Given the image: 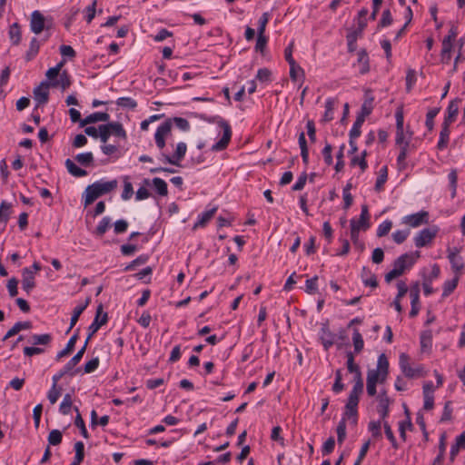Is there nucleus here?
Listing matches in <instances>:
<instances>
[{"mask_svg":"<svg viewBox=\"0 0 465 465\" xmlns=\"http://www.w3.org/2000/svg\"><path fill=\"white\" fill-rule=\"evenodd\" d=\"M173 124L182 131H188L190 129L189 122L183 117H173L167 119L156 130L154 134V140L156 146L163 150L165 146V139L171 134Z\"/></svg>","mask_w":465,"mask_h":465,"instance_id":"f257e3e1","label":"nucleus"},{"mask_svg":"<svg viewBox=\"0 0 465 465\" xmlns=\"http://www.w3.org/2000/svg\"><path fill=\"white\" fill-rule=\"evenodd\" d=\"M420 256V252L416 251L398 257L393 262V269L385 274V282L389 283L393 279L402 275L406 270L411 269L414 265Z\"/></svg>","mask_w":465,"mask_h":465,"instance_id":"f03ea898","label":"nucleus"},{"mask_svg":"<svg viewBox=\"0 0 465 465\" xmlns=\"http://www.w3.org/2000/svg\"><path fill=\"white\" fill-rule=\"evenodd\" d=\"M116 187V180H112L108 182L98 181L88 185L84 191V205L87 206L91 204L98 197L112 192Z\"/></svg>","mask_w":465,"mask_h":465,"instance_id":"7ed1b4c3","label":"nucleus"},{"mask_svg":"<svg viewBox=\"0 0 465 465\" xmlns=\"http://www.w3.org/2000/svg\"><path fill=\"white\" fill-rule=\"evenodd\" d=\"M201 119L208 121L209 123H217L219 126L223 129V137L212 146V150L214 152H220L224 150L228 146L232 138V129L229 123L219 116L207 118L202 115Z\"/></svg>","mask_w":465,"mask_h":465,"instance_id":"20e7f679","label":"nucleus"},{"mask_svg":"<svg viewBox=\"0 0 465 465\" xmlns=\"http://www.w3.org/2000/svg\"><path fill=\"white\" fill-rule=\"evenodd\" d=\"M388 372L389 361L386 355L381 353L378 358L377 369L370 370L367 373V383H383L387 379Z\"/></svg>","mask_w":465,"mask_h":465,"instance_id":"39448f33","label":"nucleus"},{"mask_svg":"<svg viewBox=\"0 0 465 465\" xmlns=\"http://www.w3.org/2000/svg\"><path fill=\"white\" fill-rule=\"evenodd\" d=\"M99 135L102 143H106L111 135H114L124 140L126 139L127 134L123 127V124L119 122H112L107 124H102L99 126Z\"/></svg>","mask_w":465,"mask_h":465,"instance_id":"423d86ee","label":"nucleus"},{"mask_svg":"<svg viewBox=\"0 0 465 465\" xmlns=\"http://www.w3.org/2000/svg\"><path fill=\"white\" fill-rule=\"evenodd\" d=\"M108 321V315L107 312H103V305L99 304L96 309L95 317L91 323V325L88 327V335L84 341V346L85 348L87 347V344L90 341V339L98 331V330L104 325Z\"/></svg>","mask_w":465,"mask_h":465,"instance_id":"0eeeda50","label":"nucleus"},{"mask_svg":"<svg viewBox=\"0 0 465 465\" xmlns=\"http://www.w3.org/2000/svg\"><path fill=\"white\" fill-rule=\"evenodd\" d=\"M187 151V145L183 142H180L176 145L174 153L170 156L164 153H161L160 160L173 165L180 166V162L184 158Z\"/></svg>","mask_w":465,"mask_h":465,"instance_id":"6e6552de","label":"nucleus"},{"mask_svg":"<svg viewBox=\"0 0 465 465\" xmlns=\"http://www.w3.org/2000/svg\"><path fill=\"white\" fill-rule=\"evenodd\" d=\"M438 228L436 226L430 228H424L420 231L414 237L415 246L418 248L424 247L430 243L438 233Z\"/></svg>","mask_w":465,"mask_h":465,"instance_id":"1a4fd4ad","label":"nucleus"},{"mask_svg":"<svg viewBox=\"0 0 465 465\" xmlns=\"http://www.w3.org/2000/svg\"><path fill=\"white\" fill-rule=\"evenodd\" d=\"M86 351L85 346H83L78 352L64 366V368L55 373L54 376H59L62 379L65 374L74 376L79 370L73 371V369L80 362L84 352Z\"/></svg>","mask_w":465,"mask_h":465,"instance_id":"9d476101","label":"nucleus"},{"mask_svg":"<svg viewBox=\"0 0 465 465\" xmlns=\"http://www.w3.org/2000/svg\"><path fill=\"white\" fill-rule=\"evenodd\" d=\"M48 28H49V26L46 25V18L44 16V15L38 10L34 11L31 14V18H30L31 31L35 35H39L45 29H48Z\"/></svg>","mask_w":465,"mask_h":465,"instance_id":"9b49d317","label":"nucleus"},{"mask_svg":"<svg viewBox=\"0 0 465 465\" xmlns=\"http://www.w3.org/2000/svg\"><path fill=\"white\" fill-rule=\"evenodd\" d=\"M409 356L406 353L400 355V367L403 374L408 378L422 376V368L420 366L416 368L411 367L409 363Z\"/></svg>","mask_w":465,"mask_h":465,"instance_id":"f8f14e48","label":"nucleus"},{"mask_svg":"<svg viewBox=\"0 0 465 465\" xmlns=\"http://www.w3.org/2000/svg\"><path fill=\"white\" fill-rule=\"evenodd\" d=\"M337 335L330 331L328 322L322 323L319 339L325 351L336 343Z\"/></svg>","mask_w":465,"mask_h":465,"instance_id":"ddd939ff","label":"nucleus"},{"mask_svg":"<svg viewBox=\"0 0 465 465\" xmlns=\"http://www.w3.org/2000/svg\"><path fill=\"white\" fill-rule=\"evenodd\" d=\"M402 223L413 228L427 224L429 223V213L427 211H420L406 215L403 217Z\"/></svg>","mask_w":465,"mask_h":465,"instance_id":"4468645a","label":"nucleus"},{"mask_svg":"<svg viewBox=\"0 0 465 465\" xmlns=\"http://www.w3.org/2000/svg\"><path fill=\"white\" fill-rule=\"evenodd\" d=\"M410 297L411 309L410 312V317H415L420 312V283L414 282L410 288Z\"/></svg>","mask_w":465,"mask_h":465,"instance_id":"2eb2a0df","label":"nucleus"},{"mask_svg":"<svg viewBox=\"0 0 465 465\" xmlns=\"http://www.w3.org/2000/svg\"><path fill=\"white\" fill-rule=\"evenodd\" d=\"M50 85L47 81H43L34 89V98L37 102V105L45 104L48 102Z\"/></svg>","mask_w":465,"mask_h":465,"instance_id":"dca6fc26","label":"nucleus"},{"mask_svg":"<svg viewBox=\"0 0 465 465\" xmlns=\"http://www.w3.org/2000/svg\"><path fill=\"white\" fill-rule=\"evenodd\" d=\"M48 39V35H45L42 39H38L37 37H33L29 44V48L25 54V59L26 62H30L35 58L38 54L41 45Z\"/></svg>","mask_w":465,"mask_h":465,"instance_id":"f3484780","label":"nucleus"},{"mask_svg":"<svg viewBox=\"0 0 465 465\" xmlns=\"http://www.w3.org/2000/svg\"><path fill=\"white\" fill-rule=\"evenodd\" d=\"M22 287L27 294L35 287L34 272L30 268H24L22 271Z\"/></svg>","mask_w":465,"mask_h":465,"instance_id":"a211bd4d","label":"nucleus"},{"mask_svg":"<svg viewBox=\"0 0 465 465\" xmlns=\"http://www.w3.org/2000/svg\"><path fill=\"white\" fill-rule=\"evenodd\" d=\"M461 102L460 99L456 98L450 102L447 108V115L443 121V124H450L453 123L459 113V104Z\"/></svg>","mask_w":465,"mask_h":465,"instance_id":"6ab92c4d","label":"nucleus"},{"mask_svg":"<svg viewBox=\"0 0 465 465\" xmlns=\"http://www.w3.org/2000/svg\"><path fill=\"white\" fill-rule=\"evenodd\" d=\"M110 119V115L107 113L104 112H96L94 114H91L90 115L86 116L84 119L81 120L80 125L85 126L89 124H94L97 122H108Z\"/></svg>","mask_w":465,"mask_h":465,"instance_id":"aec40b11","label":"nucleus"},{"mask_svg":"<svg viewBox=\"0 0 465 465\" xmlns=\"http://www.w3.org/2000/svg\"><path fill=\"white\" fill-rule=\"evenodd\" d=\"M217 206L213 207L212 209L203 212L198 216L197 222L194 223L193 230H196L199 227H204L208 222L214 216L217 212Z\"/></svg>","mask_w":465,"mask_h":465,"instance_id":"412c9836","label":"nucleus"},{"mask_svg":"<svg viewBox=\"0 0 465 465\" xmlns=\"http://www.w3.org/2000/svg\"><path fill=\"white\" fill-rule=\"evenodd\" d=\"M449 261L451 264V268L455 272H460L464 268V262L461 256L458 254V251H450L448 255Z\"/></svg>","mask_w":465,"mask_h":465,"instance_id":"4be33fe9","label":"nucleus"},{"mask_svg":"<svg viewBox=\"0 0 465 465\" xmlns=\"http://www.w3.org/2000/svg\"><path fill=\"white\" fill-rule=\"evenodd\" d=\"M32 327L31 322H17L15 325L5 333L3 337V341L8 340L9 338L15 336L19 331L23 330H28Z\"/></svg>","mask_w":465,"mask_h":465,"instance_id":"5701e85b","label":"nucleus"},{"mask_svg":"<svg viewBox=\"0 0 465 465\" xmlns=\"http://www.w3.org/2000/svg\"><path fill=\"white\" fill-rule=\"evenodd\" d=\"M361 277L364 285L371 286L372 288H376L378 286L377 277L369 268H362Z\"/></svg>","mask_w":465,"mask_h":465,"instance_id":"b1692460","label":"nucleus"},{"mask_svg":"<svg viewBox=\"0 0 465 465\" xmlns=\"http://www.w3.org/2000/svg\"><path fill=\"white\" fill-rule=\"evenodd\" d=\"M61 379H59V376H53L52 378L53 384L47 393V398L51 404H54L58 398L61 396V388L57 387V383Z\"/></svg>","mask_w":465,"mask_h":465,"instance_id":"393cba45","label":"nucleus"},{"mask_svg":"<svg viewBox=\"0 0 465 465\" xmlns=\"http://www.w3.org/2000/svg\"><path fill=\"white\" fill-rule=\"evenodd\" d=\"M460 449H465V430L456 438V442L450 448V460L453 462Z\"/></svg>","mask_w":465,"mask_h":465,"instance_id":"a878e982","label":"nucleus"},{"mask_svg":"<svg viewBox=\"0 0 465 465\" xmlns=\"http://www.w3.org/2000/svg\"><path fill=\"white\" fill-rule=\"evenodd\" d=\"M389 405L390 400L386 395V392H382L379 395V405H378V412L381 415V419H385L389 414Z\"/></svg>","mask_w":465,"mask_h":465,"instance_id":"bb28decb","label":"nucleus"},{"mask_svg":"<svg viewBox=\"0 0 465 465\" xmlns=\"http://www.w3.org/2000/svg\"><path fill=\"white\" fill-rule=\"evenodd\" d=\"M89 302H90V298H87L85 300L84 303L80 304L74 309V312H73V314L71 317V321H70V327H69L67 332H69L71 331V329H73V327L76 324V322L79 320L80 315L84 312V311L89 305Z\"/></svg>","mask_w":465,"mask_h":465,"instance_id":"cd10ccee","label":"nucleus"},{"mask_svg":"<svg viewBox=\"0 0 465 465\" xmlns=\"http://www.w3.org/2000/svg\"><path fill=\"white\" fill-rule=\"evenodd\" d=\"M78 331L79 330H77L76 332L69 339L67 344L65 345V348L57 353L56 361H59L60 359L67 356L68 354H70L73 351V350L75 346L76 341L78 339Z\"/></svg>","mask_w":465,"mask_h":465,"instance_id":"c85d7f7f","label":"nucleus"},{"mask_svg":"<svg viewBox=\"0 0 465 465\" xmlns=\"http://www.w3.org/2000/svg\"><path fill=\"white\" fill-rule=\"evenodd\" d=\"M65 167L70 174H72L74 177H83L87 175V172L80 167H78L73 160L66 159L65 160Z\"/></svg>","mask_w":465,"mask_h":465,"instance_id":"c756f323","label":"nucleus"},{"mask_svg":"<svg viewBox=\"0 0 465 465\" xmlns=\"http://www.w3.org/2000/svg\"><path fill=\"white\" fill-rule=\"evenodd\" d=\"M9 38L14 45H18L22 39L21 28L17 23H14L8 31Z\"/></svg>","mask_w":465,"mask_h":465,"instance_id":"7c9ffc66","label":"nucleus"},{"mask_svg":"<svg viewBox=\"0 0 465 465\" xmlns=\"http://www.w3.org/2000/svg\"><path fill=\"white\" fill-rule=\"evenodd\" d=\"M373 96L370 90L365 92V100L361 105V112L359 114H364V116H368L371 114L373 109Z\"/></svg>","mask_w":465,"mask_h":465,"instance_id":"2f4dec72","label":"nucleus"},{"mask_svg":"<svg viewBox=\"0 0 465 465\" xmlns=\"http://www.w3.org/2000/svg\"><path fill=\"white\" fill-rule=\"evenodd\" d=\"M358 64H360V73L365 74L370 71L369 56L365 50L358 53Z\"/></svg>","mask_w":465,"mask_h":465,"instance_id":"473e14b6","label":"nucleus"},{"mask_svg":"<svg viewBox=\"0 0 465 465\" xmlns=\"http://www.w3.org/2000/svg\"><path fill=\"white\" fill-rule=\"evenodd\" d=\"M450 124H442L441 131L440 133V139L437 144L439 150H443L447 147L450 137Z\"/></svg>","mask_w":465,"mask_h":465,"instance_id":"72a5a7b5","label":"nucleus"},{"mask_svg":"<svg viewBox=\"0 0 465 465\" xmlns=\"http://www.w3.org/2000/svg\"><path fill=\"white\" fill-rule=\"evenodd\" d=\"M369 219H370V214H369L368 206L366 204H363L361 206V213L360 218L358 221H356L357 225L360 226V231L361 230L365 231L369 228Z\"/></svg>","mask_w":465,"mask_h":465,"instance_id":"f704fd0d","label":"nucleus"},{"mask_svg":"<svg viewBox=\"0 0 465 465\" xmlns=\"http://www.w3.org/2000/svg\"><path fill=\"white\" fill-rule=\"evenodd\" d=\"M365 121V116L364 114H358L357 117H356V120L350 131V138H358L361 134V128L363 124Z\"/></svg>","mask_w":465,"mask_h":465,"instance_id":"c9c22d12","label":"nucleus"},{"mask_svg":"<svg viewBox=\"0 0 465 465\" xmlns=\"http://www.w3.org/2000/svg\"><path fill=\"white\" fill-rule=\"evenodd\" d=\"M362 391L351 390L349 394L345 409H358L360 396L362 394Z\"/></svg>","mask_w":465,"mask_h":465,"instance_id":"e433bc0d","label":"nucleus"},{"mask_svg":"<svg viewBox=\"0 0 465 465\" xmlns=\"http://www.w3.org/2000/svg\"><path fill=\"white\" fill-rule=\"evenodd\" d=\"M75 456L71 465H80L84 458V444L82 441L74 443Z\"/></svg>","mask_w":465,"mask_h":465,"instance_id":"4c0bfd02","label":"nucleus"},{"mask_svg":"<svg viewBox=\"0 0 465 465\" xmlns=\"http://www.w3.org/2000/svg\"><path fill=\"white\" fill-rule=\"evenodd\" d=\"M409 144L410 142H406L404 145L401 147V152L397 157V165L400 171L404 170L407 166L405 160L407 157Z\"/></svg>","mask_w":465,"mask_h":465,"instance_id":"58836bf2","label":"nucleus"},{"mask_svg":"<svg viewBox=\"0 0 465 465\" xmlns=\"http://www.w3.org/2000/svg\"><path fill=\"white\" fill-rule=\"evenodd\" d=\"M335 106V100L332 98L327 99L325 103V112L322 120L324 122H330L333 119V111Z\"/></svg>","mask_w":465,"mask_h":465,"instance_id":"ea45409f","label":"nucleus"},{"mask_svg":"<svg viewBox=\"0 0 465 465\" xmlns=\"http://www.w3.org/2000/svg\"><path fill=\"white\" fill-rule=\"evenodd\" d=\"M153 184L161 196H166L168 193L167 183L162 178L155 177L153 179Z\"/></svg>","mask_w":465,"mask_h":465,"instance_id":"a19ab883","label":"nucleus"},{"mask_svg":"<svg viewBox=\"0 0 465 465\" xmlns=\"http://www.w3.org/2000/svg\"><path fill=\"white\" fill-rule=\"evenodd\" d=\"M52 341V336L48 333L34 334L31 337V342L34 345H46Z\"/></svg>","mask_w":465,"mask_h":465,"instance_id":"79ce46f5","label":"nucleus"},{"mask_svg":"<svg viewBox=\"0 0 465 465\" xmlns=\"http://www.w3.org/2000/svg\"><path fill=\"white\" fill-rule=\"evenodd\" d=\"M74 410L75 411V412L77 413L76 417H75V420H74V424L76 427H78L81 430V434L83 435L84 438L85 439H88L89 438V433L85 428V424H84V421L79 412V410L77 407H74Z\"/></svg>","mask_w":465,"mask_h":465,"instance_id":"37998d69","label":"nucleus"},{"mask_svg":"<svg viewBox=\"0 0 465 465\" xmlns=\"http://www.w3.org/2000/svg\"><path fill=\"white\" fill-rule=\"evenodd\" d=\"M440 108L439 107H434V108H431L428 111L427 114H426V122H425V125L426 127L428 128L429 131H431L433 129V126H434V118L437 116V114H439Z\"/></svg>","mask_w":465,"mask_h":465,"instance_id":"c03bdc74","label":"nucleus"},{"mask_svg":"<svg viewBox=\"0 0 465 465\" xmlns=\"http://www.w3.org/2000/svg\"><path fill=\"white\" fill-rule=\"evenodd\" d=\"M111 226V218L104 217L95 229V234L99 237L103 236Z\"/></svg>","mask_w":465,"mask_h":465,"instance_id":"a18cd8bd","label":"nucleus"},{"mask_svg":"<svg viewBox=\"0 0 465 465\" xmlns=\"http://www.w3.org/2000/svg\"><path fill=\"white\" fill-rule=\"evenodd\" d=\"M71 408H72V396H71V394L66 393L64 396L63 401L60 404L59 411L64 415H67L70 413Z\"/></svg>","mask_w":465,"mask_h":465,"instance_id":"49530a36","label":"nucleus"},{"mask_svg":"<svg viewBox=\"0 0 465 465\" xmlns=\"http://www.w3.org/2000/svg\"><path fill=\"white\" fill-rule=\"evenodd\" d=\"M352 341L355 353L361 352L363 349L364 341L361 334L357 329H355L353 331Z\"/></svg>","mask_w":465,"mask_h":465,"instance_id":"de8ad7c7","label":"nucleus"},{"mask_svg":"<svg viewBox=\"0 0 465 465\" xmlns=\"http://www.w3.org/2000/svg\"><path fill=\"white\" fill-rule=\"evenodd\" d=\"M50 84L54 87L60 85L63 90H65L71 84L70 76L67 72L64 71L60 74L59 81L54 82Z\"/></svg>","mask_w":465,"mask_h":465,"instance_id":"09e8293b","label":"nucleus"},{"mask_svg":"<svg viewBox=\"0 0 465 465\" xmlns=\"http://www.w3.org/2000/svg\"><path fill=\"white\" fill-rule=\"evenodd\" d=\"M458 282V276L450 281H446L443 284L442 297H448L456 289Z\"/></svg>","mask_w":465,"mask_h":465,"instance_id":"8fccbe9b","label":"nucleus"},{"mask_svg":"<svg viewBox=\"0 0 465 465\" xmlns=\"http://www.w3.org/2000/svg\"><path fill=\"white\" fill-rule=\"evenodd\" d=\"M337 440L338 443L341 445L344 441L346 438V421L344 418H341V420L339 421L337 429Z\"/></svg>","mask_w":465,"mask_h":465,"instance_id":"3c124183","label":"nucleus"},{"mask_svg":"<svg viewBox=\"0 0 465 465\" xmlns=\"http://www.w3.org/2000/svg\"><path fill=\"white\" fill-rule=\"evenodd\" d=\"M361 35V33H359L358 30H354L353 32L347 35V42H348V51L354 52L356 50V41L359 36Z\"/></svg>","mask_w":465,"mask_h":465,"instance_id":"603ef678","label":"nucleus"},{"mask_svg":"<svg viewBox=\"0 0 465 465\" xmlns=\"http://www.w3.org/2000/svg\"><path fill=\"white\" fill-rule=\"evenodd\" d=\"M75 160L84 166H89L94 162V155L91 152L78 153Z\"/></svg>","mask_w":465,"mask_h":465,"instance_id":"864d4df0","label":"nucleus"},{"mask_svg":"<svg viewBox=\"0 0 465 465\" xmlns=\"http://www.w3.org/2000/svg\"><path fill=\"white\" fill-rule=\"evenodd\" d=\"M405 412L407 414V420L405 421H401L399 423V431H400V436L401 438L405 440H406V429H411L412 428V423L411 421V419H410V416H409V411L408 409L405 410Z\"/></svg>","mask_w":465,"mask_h":465,"instance_id":"5fc2aeb1","label":"nucleus"},{"mask_svg":"<svg viewBox=\"0 0 465 465\" xmlns=\"http://www.w3.org/2000/svg\"><path fill=\"white\" fill-rule=\"evenodd\" d=\"M63 434L59 430H52L48 435L49 445L56 446L62 442Z\"/></svg>","mask_w":465,"mask_h":465,"instance_id":"6e6d98bb","label":"nucleus"},{"mask_svg":"<svg viewBox=\"0 0 465 465\" xmlns=\"http://www.w3.org/2000/svg\"><path fill=\"white\" fill-rule=\"evenodd\" d=\"M366 156H367V151L364 150L361 153V156H354L352 159H351V165H356L358 164L361 171L364 172L367 167H368V164H367V162H366Z\"/></svg>","mask_w":465,"mask_h":465,"instance_id":"4d7b16f0","label":"nucleus"},{"mask_svg":"<svg viewBox=\"0 0 465 465\" xmlns=\"http://www.w3.org/2000/svg\"><path fill=\"white\" fill-rule=\"evenodd\" d=\"M387 178H388V171H387V167L386 166H383L381 170H380V174L376 180V183H375V190L376 191H381L383 184L386 183L387 181Z\"/></svg>","mask_w":465,"mask_h":465,"instance_id":"13d9d810","label":"nucleus"},{"mask_svg":"<svg viewBox=\"0 0 465 465\" xmlns=\"http://www.w3.org/2000/svg\"><path fill=\"white\" fill-rule=\"evenodd\" d=\"M116 104L129 109H134L137 106L136 101L131 97H120L117 99Z\"/></svg>","mask_w":465,"mask_h":465,"instance_id":"bf43d9fd","label":"nucleus"},{"mask_svg":"<svg viewBox=\"0 0 465 465\" xmlns=\"http://www.w3.org/2000/svg\"><path fill=\"white\" fill-rule=\"evenodd\" d=\"M368 15V10L366 8H362L359 12V15H358V18H357L358 28L356 29V30L359 31V33H362L363 29L367 25V20H366V15Z\"/></svg>","mask_w":465,"mask_h":465,"instance_id":"052dcab7","label":"nucleus"},{"mask_svg":"<svg viewBox=\"0 0 465 465\" xmlns=\"http://www.w3.org/2000/svg\"><path fill=\"white\" fill-rule=\"evenodd\" d=\"M271 76L272 72L268 68H261L257 72L256 79L262 83H270L272 82Z\"/></svg>","mask_w":465,"mask_h":465,"instance_id":"680f3d73","label":"nucleus"},{"mask_svg":"<svg viewBox=\"0 0 465 465\" xmlns=\"http://www.w3.org/2000/svg\"><path fill=\"white\" fill-rule=\"evenodd\" d=\"M383 427H384L385 435L388 438V440L391 441L392 447L394 449H398L399 448L398 442L396 440V438L392 432V430H391L390 424L387 421H384Z\"/></svg>","mask_w":465,"mask_h":465,"instance_id":"e2e57ef3","label":"nucleus"},{"mask_svg":"<svg viewBox=\"0 0 465 465\" xmlns=\"http://www.w3.org/2000/svg\"><path fill=\"white\" fill-rule=\"evenodd\" d=\"M341 371L337 370L335 372V381L332 386V391L335 393L341 392L344 389V384L342 383Z\"/></svg>","mask_w":465,"mask_h":465,"instance_id":"0e129e2a","label":"nucleus"},{"mask_svg":"<svg viewBox=\"0 0 465 465\" xmlns=\"http://www.w3.org/2000/svg\"><path fill=\"white\" fill-rule=\"evenodd\" d=\"M148 261V256L147 255H140L138 256L136 259H134L132 262H130L125 268H124V271H132L134 270L136 266H139V265H143L146 262Z\"/></svg>","mask_w":465,"mask_h":465,"instance_id":"69168bd1","label":"nucleus"},{"mask_svg":"<svg viewBox=\"0 0 465 465\" xmlns=\"http://www.w3.org/2000/svg\"><path fill=\"white\" fill-rule=\"evenodd\" d=\"M409 234L410 230H399L392 233V239L396 243L401 244L407 239Z\"/></svg>","mask_w":465,"mask_h":465,"instance_id":"338daca9","label":"nucleus"},{"mask_svg":"<svg viewBox=\"0 0 465 465\" xmlns=\"http://www.w3.org/2000/svg\"><path fill=\"white\" fill-rule=\"evenodd\" d=\"M392 227V223L389 220L384 221L382 223H381L377 230V236L382 237L389 233Z\"/></svg>","mask_w":465,"mask_h":465,"instance_id":"774afa93","label":"nucleus"}]
</instances>
